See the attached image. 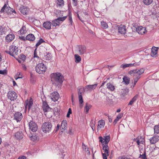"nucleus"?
<instances>
[{"instance_id":"61","label":"nucleus","mask_w":159,"mask_h":159,"mask_svg":"<svg viewBox=\"0 0 159 159\" xmlns=\"http://www.w3.org/2000/svg\"><path fill=\"white\" fill-rule=\"evenodd\" d=\"M60 127V125L59 124H58L57 126L55 129L56 131H57L59 129Z\"/></svg>"},{"instance_id":"27","label":"nucleus","mask_w":159,"mask_h":159,"mask_svg":"<svg viewBox=\"0 0 159 159\" xmlns=\"http://www.w3.org/2000/svg\"><path fill=\"white\" fill-rule=\"evenodd\" d=\"M61 128L63 130H65L67 128V122L66 120H64L62 121Z\"/></svg>"},{"instance_id":"50","label":"nucleus","mask_w":159,"mask_h":159,"mask_svg":"<svg viewBox=\"0 0 159 159\" xmlns=\"http://www.w3.org/2000/svg\"><path fill=\"white\" fill-rule=\"evenodd\" d=\"M7 74V71L6 70H0V74L3 75L6 74Z\"/></svg>"},{"instance_id":"22","label":"nucleus","mask_w":159,"mask_h":159,"mask_svg":"<svg viewBox=\"0 0 159 159\" xmlns=\"http://www.w3.org/2000/svg\"><path fill=\"white\" fill-rule=\"evenodd\" d=\"M20 12L24 15H26L29 12V8L25 6H22L20 8Z\"/></svg>"},{"instance_id":"41","label":"nucleus","mask_w":159,"mask_h":159,"mask_svg":"<svg viewBox=\"0 0 159 159\" xmlns=\"http://www.w3.org/2000/svg\"><path fill=\"white\" fill-rule=\"evenodd\" d=\"M154 132L156 133L157 134H158L159 133V125H156L154 126Z\"/></svg>"},{"instance_id":"13","label":"nucleus","mask_w":159,"mask_h":159,"mask_svg":"<svg viewBox=\"0 0 159 159\" xmlns=\"http://www.w3.org/2000/svg\"><path fill=\"white\" fill-rule=\"evenodd\" d=\"M97 84H95L93 85H89L86 86L84 89V91H91L92 90L95 89L97 86Z\"/></svg>"},{"instance_id":"48","label":"nucleus","mask_w":159,"mask_h":159,"mask_svg":"<svg viewBox=\"0 0 159 159\" xmlns=\"http://www.w3.org/2000/svg\"><path fill=\"white\" fill-rule=\"evenodd\" d=\"M129 156H122L120 157H119L117 159H129Z\"/></svg>"},{"instance_id":"14","label":"nucleus","mask_w":159,"mask_h":159,"mask_svg":"<svg viewBox=\"0 0 159 159\" xmlns=\"http://www.w3.org/2000/svg\"><path fill=\"white\" fill-rule=\"evenodd\" d=\"M86 51V47L84 45L78 46V51L80 55L84 53Z\"/></svg>"},{"instance_id":"44","label":"nucleus","mask_w":159,"mask_h":159,"mask_svg":"<svg viewBox=\"0 0 159 159\" xmlns=\"http://www.w3.org/2000/svg\"><path fill=\"white\" fill-rule=\"evenodd\" d=\"M7 6L6 4H5L4 6L1 9L0 11L1 13H3L4 12V11H5V9L7 8Z\"/></svg>"},{"instance_id":"60","label":"nucleus","mask_w":159,"mask_h":159,"mask_svg":"<svg viewBox=\"0 0 159 159\" xmlns=\"http://www.w3.org/2000/svg\"><path fill=\"white\" fill-rule=\"evenodd\" d=\"M68 133H69L71 134V135H72L73 134V133L72 131V129H70L69 130V131H68Z\"/></svg>"},{"instance_id":"33","label":"nucleus","mask_w":159,"mask_h":159,"mask_svg":"<svg viewBox=\"0 0 159 159\" xmlns=\"http://www.w3.org/2000/svg\"><path fill=\"white\" fill-rule=\"evenodd\" d=\"M153 0H143V3L146 5H150L153 2Z\"/></svg>"},{"instance_id":"2","label":"nucleus","mask_w":159,"mask_h":159,"mask_svg":"<svg viewBox=\"0 0 159 159\" xmlns=\"http://www.w3.org/2000/svg\"><path fill=\"white\" fill-rule=\"evenodd\" d=\"M20 50L18 47L14 45H12L9 47L8 50L6 51L5 52L15 58V56L18 55L20 52Z\"/></svg>"},{"instance_id":"24","label":"nucleus","mask_w":159,"mask_h":159,"mask_svg":"<svg viewBox=\"0 0 159 159\" xmlns=\"http://www.w3.org/2000/svg\"><path fill=\"white\" fill-rule=\"evenodd\" d=\"M125 26L124 25H121L118 28V31L120 33L124 34L126 32Z\"/></svg>"},{"instance_id":"42","label":"nucleus","mask_w":159,"mask_h":159,"mask_svg":"<svg viewBox=\"0 0 159 159\" xmlns=\"http://www.w3.org/2000/svg\"><path fill=\"white\" fill-rule=\"evenodd\" d=\"M139 62H135L133 63L128 64L129 67L136 66L139 65Z\"/></svg>"},{"instance_id":"17","label":"nucleus","mask_w":159,"mask_h":159,"mask_svg":"<svg viewBox=\"0 0 159 159\" xmlns=\"http://www.w3.org/2000/svg\"><path fill=\"white\" fill-rule=\"evenodd\" d=\"M15 38V36L13 34H9L6 37V40L7 42H10L13 40Z\"/></svg>"},{"instance_id":"31","label":"nucleus","mask_w":159,"mask_h":159,"mask_svg":"<svg viewBox=\"0 0 159 159\" xmlns=\"http://www.w3.org/2000/svg\"><path fill=\"white\" fill-rule=\"evenodd\" d=\"M102 150H103L104 153H109V147L107 145H103Z\"/></svg>"},{"instance_id":"7","label":"nucleus","mask_w":159,"mask_h":159,"mask_svg":"<svg viewBox=\"0 0 159 159\" xmlns=\"http://www.w3.org/2000/svg\"><path fill=\"white\" fill-rule=\"evenodd\" d=\"M29 129L33 132H36L38 129V126L35 122L30 120L29 122Z\"/></svg>"},{"instance_id":"15","label":"nucleus","mask_w":159,"mask_h":159,"mask_svg":"<svg viewBox=\"0 0 159 159\" xmlns=\"http://www.w3.org/2000/svg\"><path fill=\"white\" fill-rule=\"evenodd\" d=\"M158 47H153L151 49V56L153 57H156L157 56V52L158 50Z\"/></svg>"},{"instance_id":"59","label":"nucleus","mask_w":159,"mask_h":159,"mask_svg":"<svg viewBox=\"0 0 159 159\" xmlns=\"http://www.w3.org/2000/svg\"><path fill=\"white\" fill-rule=\"evenodd\" d=\"M122 117V114H120L117 116L116 118L119 120Z\"/></svg>"},{"instance_id":"36","label":"nucleus","mask_w":159,"mask_h":159,"mask_svg":"<svg viewBox=\"0 0 159 159\" xmlns=\"http://www.w3.org/2000/svg\"><path fill=\"white\" fill-rule=\"evenodd\" d=\"M20 33L21 34H24L26 33V27L25 26H23L19 31Z\"/></svg>"},{"instance_id":"11","label":"nucleus","mask_w":159,"mask_h":159,"mask_svg":"<svg viewBox=\"0 0 159 159\" xmlns=\"http://www.w3.org/2000/svg\"><path fill=\"white\" fill-rule=\"evenodd\" d=\"M136 31L139 34H143L147 32L146 29L142 26H138L136 28Z\"/></svg>"},{"instance_id":"37","label":"nucleus","mask_w":159,"mask_h":159,"mask_svg":"<svg viewBox=\"0 0 159 159\" xmlns=\"http://www.w3.org/2000/svg\"><path fill=\"white\" fill-rule=\"evenodd\" d=\"M75 62H79L81 61V58L78 54H76L75 55Z\"/></svg>"},{"instance_id":"32","label":"nucleus","mask_w":159,"mask_h":159,"mask_svg":"<svg viewBox=\"0 0 159 159\" xmlns=\"http://www.w3.org/2000/svg\"><path fill=\"white\" fill-rule=\"evenodd\" d=\"M138 95H135L130 101L129 102L128 104V105H132L137 100V99L138 98Z\"/></svg>"},{"instance_id":"5","label":"nucleus","mask_w":159,"mask_h":159,"mask_svg":"<svg viewBox=\"0 0 159 159\" xmlns=\"http://www.w3.org/2000/svg\"><path fill=\"white\" fill-rule=\"evenodd\" d=\"M41 128L43 132L45 133L49 132L52 129V125L49 122H46L43 124Z\"/></svg>"},{"instance_id":"46","label":"nucleus","mask_w":159,"mask_h":159,"mask_svg":"<svg viewBox=\"0 0 159 159\" xmlns=\"http://www.w3.org/2000/svg\"><path fill=\"white\" fill-rule=\"evenodd\" d=\"M68 19L69 21V23H70V25H72L73 23V20L71 16V15L69 14L68 16Z\"/></svg>"},{"instance_id":"21","label":"nucleus","mask_w":159,"mask_h":159,"mask_svg":"<svg viewBox=\"0 0 159 159\" xmlns=\"http://www.w3.org/2000/svg\"><path fill=\"white\" fill-rule=\"evenodd\" d=\"M79 91L78 92V94L79 95V103L80 104H82L83 102V101L81 93L83 91L84 88H81L79 89Z\"/></svg>"},{"instance_id":"12","label":"nucleus","mask_w":159,"mask_h":159,"mask_svg":"<svg viewBox=\"0 0 159 159\" xmlns=\"http://www.w3.org/2000/svg\"><path fill=\"white\" fill-rule=\"evenodd\" d=\"M33 104L32 99L30 98L29 101H26L25 103V109L28 108V111L30 110L31 107Z\"/></svg>"},{"instance_id":"45","label":"nucleus","mask_w":159,"mask_h":159,"mask_svg":"<svg viewBox=\"0 0 159 159\" xmlns=\"http://www.w3.org/2000/svg\"><path fill=\"white\" fill-rule=\"evenodd\" d=\"M19 58L22 60L23 61H25V60L26 57L23 54H20L19 57Z\"/></svg>"},{"instance_id":"10","label":"nucleus","mask_w":159,"mask_h":159,"mask_svg":"<svg viewBox=\"0 0 159 159\" xmlns=\"http://www.w3.org/2000/svg\"><path fill=\"white\" fill-rule=\"evenodd\" d=\"M51 98L54 102L57 101L59 98V94L57 92L52 93L51 95Z\"/></svg>"},{"instance_id":"49","label":"nucleus","mask_w":159,"mask_h":159,"mask_svg":"<svg viewBox=\"0 0 159 159\" xmlns=\"http://www.w3.org/2000/svg\"><path fill=\"white\" fill-rule=\"evenodd\" d=\"M30 137L31 140L32 141H34L37 139V137L35 135H32L31 136H30Z\"/></svg>"},{"instance_id":"39","label":"nucleus","mask_w":159,"mask_h":159,"mask_svg":"<svg viewBox=\"0 0 159 159\" xmlns=\"http://www.w3.org/2000/svg\"><path fill=\"white\" fill-rule=\"evenodd\" d=\"M139 158H142V159H147L146 156V151L145 150L144 151V153L143 154H140Z\"/></svg>"},{"instance_id":"29","label":"nucleus","mask_w":159,"mask_h":159,"mask_svg":"<svg viewBox=\"0 0 159 159\" xmlns=\"http://www.w3.org/2000/svg\"><path fill=\"white\" fill-rule=\"evenodd\" d=\"M107 88L111 91H114L115 89V87L112 84L108 83L107 84Z\"/></svg>"},{"instance_id":"8","label":"nucleus","mask_w":159,"mask_h":159,"mask_svg":"<svg viewBox=\"0 0 159 159\" xmlns=\"http://www.w3.org/2000/svg\"><path fill=\"white\" fill-rule=\"evenodd\" d=\"M7 97L11 101H14L17 99V94L14 91H9L7 93Z\"/></svg>"},{"instance_id":"34","label":"nucleus","mask_w":159,"mask_h":159,"mask_svg":"<svg viewBox=\"0 0 159 159\" xmlns=\"http://www.w3.org/2000/svg\"><path fill=\"white\" fill-rule=\"evenodd\" d=\"M12 11V8H11L10 7L7 6V8L5 9V11L9 15L11 14V11Z\"/></svg>"},{"instance_id":"64","label":"nucleus","mask_w":159,"mask_h":159,"mask_svg":"<svg viewBox=\"0 0 159 159\" xmlns=\"http://www.w3.org/2000/svg\"><path fill=\"white\" fill-rule=\"evenodd\" d=\"M22 67L24 70H26V67L25 65L22 64Z\"/></svg>"},{"instance_id":"53","label":"nucleus","mask_w":159,"mask_h":159,"mask_svg":"<svg viewBox=\"0 0 159 159\" xmlns=\"http://www.w3.org/2000/svg\"><path fill=\"white\" fill-rule=\"evenodd\" d=\"M128 64H122L120 66V67L122 68L123 69H125L127 67H128Z\"/></svg>"},{"instance_id":"35","label":"nucleus","mask_w":159,"mask_h":159,"mask_svg":"<svg viewBox=\"0 0 159 159\" xmlns=\"http://www.w3.org/2000/svg\"><path fill=\"white\" fill-rule=\"evenodd\" d=\"M57 3L59 6L62 7L64 5V1L63 0H57Z\"/></svg>"},{"instance_id":"20","label":"nucleus","mask_w":159,"mask_h":159,"mask_svg":"<svg viewBox=\"0 0 159 159\" xmlns=\"http://www.w3.org/2000/svg\"><path fill=\"white\" fill-rule=\"evenodd\" d=\"M15 137L17 140L21 139L23 137V134L22 131H18L15 134Z\"/></svg>"},{"instance_id":"38","label":"nucleus","mask_w":159,"mask_h":159,"mask_svg":"<svg viewBox=\"0 0 159 159\" xmlns=\"http://www.w3.org/2000/svg\"><path fill=\"white\" fill-rule=\"evenodd\" d=\"M101 25L102 27L104 29H107L108 27L107 23L103 21L101 22Z\"/></svg>"},{"instance_id":"54","label":"nucleus","mask_w":159,"mask_h":159,"mask_svg":"<svg viewBox=\"0 0 159 159\" xmlns=\"http://www.w3.org/2000/svg\"><path fill=\"white\" fill-rule=\"evenodd\" d=\"M44 57L47 60H49L51 58L50 54H48L46 56L45 55Z\"/></svg>"},{"instance_id":"56","label":"nucleus","mask_w":159,"mask_h":159,"mask_svg":"<svg viewBox=\"0 0 159 159\" xmlns=\"http://www.w3.org/2000/svg\"><path fill=\"white\" fill-rule=\"evenodd\" d=\"M19 38L20 39V40H22L25 41L26 40V37H25L24 36H19Z\"/></svg>"},{"instance_id":"9","label":"nucleus","mask_w":159,"mask_h":159,"mask_svg":"<svg viewBox=\"0 0 159 159\" xmlns=\"http://www.w3.org/2000/svg\"><path fill=\"white\" fill-rule=\"evenodd\" d=\"M99 142L102 144V145H104V144L105 145H107L110 141V137L109 135L104 136L103 138L100 136L99 137Z\"/></svg>"},{"instance_id":"23","label":"nucleus","mask_w":159,"mask_h":159,"mask_svg":"<svg viewBox=\"0 0 159 159\" xmlns=\"http://www.w3.org/2000/svg\"><path fill=\"white\" fill-rule=\"evenodd\" d=\"M52 24L51 22L50 21H47L43 23V26L45 29L49 30L51 29Z\"/></svg>"},{"instance_id":"26","label":"nucleus","mask_w":159,"mask_h":159,"mask_svg":"<svg viewBox=\"0 0 159 159\" xmlns=\"http://www.w3.org/2000/svg\"><path fill=\"white\" fill-rule=\"evenodd\" d=\"M129 91V89H127L122 90L120 96L122 99L125 98V96L128 93Z\"/></svg>"},{"instance_id":"51","label":"nucleus","mask_w":159,"mask_h":159,"mask_svg":"<svg viewBox=\"0 0 159 159\" xmlns=\"http://www.w3.org/2000/svg\"><path fill=\"white\" fill-rule=\"evenodd\" d=\"M36 50H37V48H35V49L34 50V57H36V58H39V57L38 56L37 54V52H36Z\"/></svg>"},{"instance_id":"19","label":"nucleus","mask_w":159,"mask_h":159,"mask_svg":"<svg viewBox=\"0 0 159 159\" xmlns=\"http://www.w3.org/2000/svg\"><path fill=\"white\" fill-rule=\"evenodd\" d=\"M150 141L151 144H154L159 140V136L155 135L150 139Z\"/></svg>"},{"instance_id":"47","label":"nucleus","mask_w":159,"mask_h":159,"mask_svg":"<svg viewBox=\"0 0 159 159\" xmlns=\"http://www.w3.org/2000/svg\"><path fill=\"white\" fill-rule=\"evenodd\" d=\"M102 154L103 159H107V157L109 155V153H102Z\"/></svg>"},{"instance_id":"4","label":"nucleus","mask_w":159,"mask_h":159,"mask_svg":"<svg viewBox=\"0 0 159 159\" xmlns=\"http://www.w3.org/2000/svg\"><path fill=\"white\" fill-rule=\"evenodd\" d=\"M52 78L57 83L61 84L63 80V76L60 73H56L52 74Z\"/></svg>"},{"instance_id":"57","label":"nucleus","mask_w":159,"mask_h":159,"mask_svg":"<svg viewBox=\"0 0 159 159\" xmlns=\"http://www.w3.org/2000/svg\"><path fill=\"white\" fill-rule=\"evenodd\" d=\"M17 75H18V77L16 79V80H17L18 79L22 78V77L21 75H20V72H17Z\"/></svg>"},{"instance_id":"43","label":"nucleus","mask_w":159,"mask_h":159,"mask_svg":"<svg viewBox=\"0 0 159 159\" xmlns=\"http://www.w3.org/2000/svg\"><path fill=\"white\" fill-rule=\"evenodd\" d=\"M44 42L43 40L42 39H40L37 43L36 44L35 46L37 48L38 47L41 43Z\"/></svg>"},{"instance_id":"28","label":"nucleus","mask_w":159,"mask_h":159,"mask_svg":"<svg viewBox=\"0 0 159 159\" xmlns=\"http://www.w3.org/2000/svg\"><path fill=\"white\" fill-rule=\"evenodd\" d=\"M105 121L103 120H102L98 121V129H100L102 128H103L105 125Z\"/></svg>"},{"instance_id":"62","label":"nucleus","mask_w":159,"mask_h":159,"mask_svg":"<svg viewBox=\"0 0 159 159\" xmlns=\"http://www.w3.org/2000/svg\"><path fill=\"white\" fill-rule=\"evenodd\" d=\"M26 157L25 156H22L21 157H18V159H26Z\"/></svg>"},{"instance_id":"3","label":"nucleus","mask_w":159,"mask_h":159,"mask_svg":"<svg viewBox=\"0 0 159 159\" xmlns=\"http://www.w3.org/2000/svg\"><path fill=\"white\" fill-rule=\"evenodd\" d=\"M45 63V61H43V63H39L35 67L36 71L39 74L44 73L47 69Z\"/></svg>"},{"instance_id":"52","label":"nucleus","mask_w":159,"mask_h":159,"mask_svg":"<svg viewBox=\"0 0 159 159\" xmlns=\"http://www.w3.org/2000/svg\"><path fill=\"white\" fill-rule=\"evenodd\" d=\"M72 113V111L71 110V108H69L68 110V111L67 114L66 115V117H70V114Z\"/></svg>"},{"instance_id":"6","label":"nucleus","mask_w":159,"mask_h":159,"mask_svg":"<svg viewBox=\"0 0 159 159\" xmlns=\"http://www.w3.org/2000/svg\"><path fill=\"white\" fill-rule=\"evenodd\" d=\"M67 16H65L63 17H59L57 19L54 20L52 21V25L53 26H59L60 21H63L65 20Z\"/></svg>"},{"instance_id":"18","label":"nucleus","mask_w":159,"mask_h":159,"mask_svg":"<svg viewBox=\"0 0 159 159\" xmlns=\"http://www.w3.org/2000/svg\"><path fill=\"white\" fill-rule=\"evenodd\" d=\"M42 108L44 112H47L50 109V108L49 106L47 104V102L45 101L43 102Z\"/></svg>"},{"instance_id":"1","label":"nucleus","mask_w":159,"mask_h":159,"mask_svg":"<svg viewBox=\"0 0 159 159\" xmlns=\"http://www.w3.org/2000/svg\"><path fill=\"white\" fill-rule=\"evenodd\" d=\"M144 70L143 69H140L139 70L135 69L131 70L129 72V74L132 76H136L134 78V86L136 84L138 80L140 78V75L144 72Z\"/></svg>"},{"instance_id":"58","label":"nucleus","mask_w":159,"mask_h":159,"mask_svg":"<svg viewBox=\"0 0 159 159\" xmlns=\"http://www.w3.org/2000/svg\"><path fill=\"white\" fill-rule=\"evenodd\" d=\"M135 140H137L136 142L138 145H139L140 144V139L138 137L136 139H134Z\"/></svg>"},{"instance_id":"30","label":"nucleus","mask_w":159,"mask_h":159,"mask_svg":"<svg viewBox=\"0 0 159 159\" xmlns=\"http://www.w3.org/2000/svg\"><path fill=\"white\" fill-rule=\"evenodd\" d=\"M123 82H124L126 85H128L129 84L130 79L129 77L125 76L123 78Z\"/></svg>"},{"instance_id":"55","label":"nucleus","mask_w":159,"mask_h":159,"mask_svg":"<svg viewBox=\"0 0 159 159\" xmlns=\"http://www.w3.org/2000/svg\"><path fill=\"white\" fill-rule=\"evenodd\" d=\"M73 4L75 6H76L77 5V0H72Z\"/></svg>"},{"instance_id":"63","label":"nucleus","mask_w":159,"mask_h":159,"mask_svg":"<svg viewBox=\"0 0 159 159\" xmlns=\"http://www.w3.org/2000/svg\"><path fill=\"white\" fill-rule=\"evenodd\" d=\"M119 120L117 119L116 118L114 120L113 124H114V125H115L117 122Z\"/></svg>"},{"instance_id":"40","label":"nucleus","mask_w":159,"mask_h":159,"mask_svg":"<svg viewBox=\"0 0 159 159\" xmlns=\"http://www.w3.org/2000/svg\"><path fill=\"white\" fill-rule=\"evenodd\" d=\"M91 106L88 103H86L85 107V110H86V113H88L89 109L91 107Z\"/></svg>"},{"instance_id":"16","label":"nucleus","mask_w":159,"mask_h":159,"mask_svg":"<svg viewBox=\"0 0 159 159\" xmlns=\"http://www.w3.org/2000/svg\"><path fill=\"white\" fill-rule=\"evenodd\" d=\"M22 117V113L19 112H16L14 115V119L16 120L17 122L20 121Z\"/></svg>"},{"instance_id":"25","label":"nucleus","mask_w":159,"mask_h":159,"mask_svg":"<svg viewBox=\"0 0 159 159\" xmlns=\"http://www.w3.org/2000/svg\"><path fill=\"white\" fill-rule=\"evenodd\" d=\"M26 40L33 41L35 40V37L33 34H30L26 36Z\"/></svg>"}]
</instances>
